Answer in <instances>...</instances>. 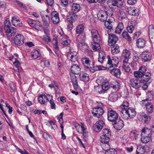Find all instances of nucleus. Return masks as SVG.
<instances>
[{"label":"nucleus","instance_id":"obj_1","mask_svg":"<svg viewBox=\"0 0 154 154\" xmlns=\"http://www.w3.org/2000/svg\"><path fill=\"white\" fill-rule=\"evenodd\" d=\"M136 114L135 109L132 107H129L127 109L121 110L120 114L121 116L125 119L129 118H132L135 116Z\"/></svg>","mask_w":154,"mask_h":154},{"label":"nucleus","instance_id":"obj_2","mask_svg":"<svg viewBox=\"0 0 154 154\" xmlns=\"http://www.w3.org/2000/svg\"><path fill=\"white\" fill-rule=\"evenodd\" d=\"M97 17L100 21L102 22L105 21V26L107 28L109 29L112 28V23L111 21V20L109 19L108 20L106 21L107 18V16L106 13L99 12L97 14Z\"/></svg>","mask_w":154,"mask_h":154},{"label":"nucleus","instance_id":"obj_3","mask_svg":"<svg viewBox=\"0 0 154 154\" xmlns=\"http://www.w3.org/2000/svg\"><path fill=\"white\" fill-rule=\"evenodd\" d=\"M107 4L109 7L113 9L120 8L124 6L122 0H109Z\"/></svg>","mask_w":154,"mask_h":154},{"label":"nucleus","instance_id":"obj_4","mask_svg":"<svg viewBox=\"0 0 154 154\" xmlns=\"http://www.w3.org/2000/svg\"><path fill=\"white\" fill-rule=\"evenodd\" d=\"M107 58L108 62L106 66V69H109L117 66L119 61V59L117 57H114L111 59L110 57L108 55L107 56Z\"/></svg>","mask_w":154,"mask_h":154},{"label":"nucleus","instance_id":"obj_5","mask_svg":"<svg viewBox=\"0 0 154 154\" xmlns=\"http://www.w3.org/2000/svg\"><path fill=\"white\" fill-rule=\"evenodd\" d=\"M92 38L93 42H91V45L93 49L95 51L99 50L100 48V44L102 41L100 35H98Z\"/></svg>","mask_w":154,"mask_h":154},{"label":"nucleus","instance_id":"obj_6","mask_svg":"<svg viewBox=\"0 0 154 154\" xmlns=\"http://www.w3.org/2000/svg\"><path fill=\"white\" fill-rule=\"evenodd\" d=\"M84 29V26L82 24L79 25L76 28V33L79 34L77 38V41L79 42L85 40V33L83 32Z\"/></svg>","mask_w":154,"mask_h":154},{"label":"nucleus","instance_id":"obj_7","mask_svg":"<svg viewBox=\"0 0 154 154\" xmlns=\"http://www.w3.org/2000/svg\"><path fill=\"white\" fill-rule=\"evenodd\" d=\"M107 113V118L109 121L113 122L117 121L119 115L116 111L112 109L109 110L108 111Z\"/></svg>","mask_w":154,"mask_h":154},{"label":"nucleus","instance_id":"obj_8","mask_svg":"<svg viewBox=\"0 0 154 154\" xmlns=\"http://www.w3.org/2000/svg\"><path fill=\"white\" fill-rule=\"evenodd\" d=\"M93 65L94 66L92 68L90 66H86V65H85V66H84L85 69L86 71H89L90 72L93 73L94 72L96 71L100 70L105 69L104 68L105 67L100 65H97L95 66L94 64H93Z\"/></svg>","mask_w":154,"mask_h":154},{"label":"nucleus","instance_id":"obj_9","mask_svg":"<svg viewBox=\"0 0 154 154\" xmlns=\"http://www.w3.org/2000/svg\"><path fill=\"white\" fill-rule=\"evenodd\" d=\"M98 83H99L100 85L102 87V90L106 91L109 89V85L107 82V81L106 80L104 79L102 77H99L97 80Z\"/></svg>","mask_w":154,"mask_h":154},{"label":"nucleus","instance_id":"obj_10","mask_svg":"<svg viewBox=\"0 0 154 154\" xmlns=\"http://www.w3.org/2000/svg\"><path fill=\"white\" fill-rule=\"evenodd\" d=\"M105 125L104 122L102 120H100L96 122L94 125V130L97 132H99L102 129Z\"/></svg>","mask_w":154,"mask_h":154},{"label":"nucleus","instance_id":"obj_11","mask_svg":"<svg viewBox=\"0 0 154 154\" xmlns=\"http://www.w3.org/2000/svg\"><path fill=\"white\" fill-rule=\"evenodd\" d=\"M91 111L94 116L98 118L100 117L104 112L103 109L101 107L93 108Z\"/></svg>","mask_w":154,"mask_h":154},{"label":"nucleus","instance_id":"obj_12","mask_svg":"<svg viewBox=\"0 0 154 154\" xmlns=\"http://www.w3.org/2000/svg\"><path fill=\"white\" fill-rule=\"evenodd\" d=\"M24 40L23 36L20 34L17 35L14 39L15 44L18 45H21L23 44L24 42Z\"/></svg>","mask_w":154,"mask_h":154},{"label":"nucleus","instance_id":"obj_13","mask_svg":"<svg viewBox=\"0 0 154 154\" xmlns=\"http://www.w3.org/2000/svg\"><path fill=\"white\" fill-rule=\"evenodd\" d=\"M130 84L135 89H138L142 85V84L140 80L135 79H132L130 81Z\"/></svg>","mask_w":154,"mask_h":154},{"label":"nucleus","instance_id":"obj_14","mask_svg":"<svg viewBox=\"0 0 154 154\" xmlns=\"http://www.w3.org/2000/svg\"><path fill=\"white\" fill-rule=\"evenodd\" d=\"M72 65L71 66V72L69 73L78 74L80 72L81 68L79 63H72Z\"/></svg>","mask_w":154,"mask_h":154},{"label":"nucleus","instance_id":"obj_15","mask_svg":"<svg viewBox=\"0 0 154 154\" xmlns=\"http://www.w3.org/2000/svg\"><path fill=\"white\" fill-rule=\"evenodd\" d=\"M151 54L148 51H144L141 54L142 60L143 62L149 61L151 59Z\"/></svg>","mask_w":154,"mask_h":154},{"label":"nucleus","instance_id":"obj_16","mask_svg":"<svg viewBox=\"0 0 154 154\" xmlns=\"http://www.w3.org/2000/svg\"><path fill=\"white\" fill-rule=\"evenodd\" d=\"M51 20L54 24H57L59 23L60 21L59 14L57 11H53L51 14Z\"/></svg>","mask_w":154,"mask_h":154},{"label":"nucleus","instance_id":"obj_17","mask_svg":"<svg viewBox=\"0 0 154 154\" xmlns=\"http://www.w3.org/2000/svg\"><path fill=\"white\" fill-rule=\"evenodd\" d=\"M118 40L117 37L113 34H109L108 42L111 45L115 44Z\"/></svg>","mask_w":154,"mask_h":154},{"label":"nucleus","instance_id":"obj_18","mask_svg":"<svg viewBox=\"0 0 154 154\" xmlns=\"http://www.w3.org/2000/svg\"><path fill=\"white\" fill-rule=\"evenodd\" d=\"M41 17L44 26H45L47 28H48L49 26L50 23L49 17L47 15L45 16L41 15Z\"/></svg>","mask_w":154,"mask_h":154},{"label":"nucleus","instance_id":"obj_19","mask_svg":"<svg viewBox=\"0 0 154 154\" xmlns=\"http://www.w3.org/2000/svg\"><path fill=\"white\" fill-rule=\"evenodd\" d=\"M149 34L151 42L154 43V26L153 25L149 26Z\"/></svg>","mask_w":154,"mask_h":154},{"label":"nucleus","instance_id":"obj_20","mask_svg":"<svg viewBox=\"0 0 154 154\" xmlns=\"http://www.w3.org/2000/svg\"><path fill=\"white\" fill-rule=\"evenodd\" d=\"M114 127L116 130H120L124 126V124L123 121L122 120H119L113 122Z\"/></svg>","mask_w":154,"mask_h":154},{"label":"nucleus","instance_id":"obj_21","mask_svg":"<svg viewBox=\"0 0 154 154\" xmlns=\"http://www.w3.org/2000/svg\"><path fill=\"white\" fill-rule=\"evenodd\" d=\"M75 74L69 73L71 79L73 86L74 89L75 90H77L78 89V85L77 80Z\"/></svg>","mask_w":154,"mask_h":154},{"label":"nucleus","instance_id":"obj_22","mask_svg":"<svg viewBox=\"0 0 154 154\" xmlns=\"http://www.w3.org/2000/svg\"><path fill=\"white\" fill-rule=\"evenodd\" d=\"M128 63V60H123L122 66V69L125 72L127 73H132V72L131 71V68Z\"/></svg>","mask_w":154,"mask_h":154},{"label":"nucleus","instance_id":"obj_23","mask_svg":"<svg viewBox=\"0 0 154 154\" xmlns=\"http://www.w3.org/2000/svg\"><path fill=\"white\" fill-rule=\"evenodd\" d=\"M11 22L13 25L17 27H20L22 25V23L20 20L19 18H17L15 16L12 17Z\"/></svg>","mask_w":154,"mask_h":154},{"label":"nucleus","instance_id":"obj_24","mask_svg":"<svg viewBox=\"0 0 154 154\" xmlns=\"http://www.w3.org/2000/svg\"><path fill=\"white\" fill-rule=\"evenodd\" d=\"M127 11L129 14L134 16H137L139 14L138 10L135 8H127Z\"/></svg>","mask_w":154,"mask_h":154},{"label":"nucleus","instance_id":"obj_25","mask_svg":"<svg viewBox=\"0 0 154 154\" xmlns=\"http://www.w3.org/2000/svg\"><path fill=\"white\" fill-rule=\"evenodd\" d=\"M6 35L10 37L14 36L16 34V30L14 27H10L8 29L5 30Z\"/></svg>","mask_w":154,"mask_h":154},{"label":"nucleus","instance_id":"obj_26","mask_svg":"<svg viewBox=\"0 0 154 154\" xmlns=\"http://www.w3.org/2000/svg\"><path fill=\"white\" fill-rule=\"evenodd\" d=\"M67 17H68V21L71 23L75 21L77 19V16L75 13H73L72 14V12H69L67 15Z\"/></svg>","mask_w":154,"mask_h":154},{"label":"nucleus","instance_id":"obj_27","mask_svg":"<svg viewBox=\"0 0 154 154\" xmlns=\"http://www.w3.org/2000/svg\"><path fill=\"white\" fill-rule=\"evenodd\" d=\"M150 74L149 72H146L145 74H143L140 80L142 84V83H147L150 78Z\"/></svg>","mask_w":154,"mask_h":154},{"label":"nucleus","instance_id":"obj_28","mask_svg":"<svg viewBox=\"0 0 154 154\" xmlns=\"http://www.w3.org/2000/svg\"><path fill=\"white\" fill-rule=\"evenodd\" d=\"M71 11L74 13L78 12L80 9V6L79 4L76 3H73L71 5Z\"/></svg>","mask_w":154,"mask_h":154},{"label":"nucleus","instance_id":"obj_29","mask_svg":"<svg viewBox=\"0 0 154 154\" xmlns=\"http://www.w3.org/2000/svg\"><path fill=\"white\" fill-rule=\"evenodd\" d=\"M112 69L109 70L110 73L115 77H119L121 74L120 69L115 68L114 67Z\"/></svg>","mask_w":154,"mask_h":154},{"label":"nucleus","instance_id":"obj_30","mask_svg":"<svg viewBox=\"0 0 154 154\" xmlns=\"http://www.w3.org/2000/svg\"><path fill=\"white\" fill-rule=\"evenodd\" d=\"M131 55L130 51L127 49H124L122 52V57L125 60H128L130 58Z\"/></svg>","mask_w":154,"mask_h":154},{"label":"nucleus","instance_id":"obj_31","mask_svg":"<svg viewBox=\"0 0 154 154\" xmlns=\"http://www.w3.org/2000/svg\"><path fill=\"white\" fill-rule=\"evenodd\" d=\"M151 131L150 129L144 128L142 130L141 136H151Z\"/></svg>","mask_w":154,"mask_h":154},{"label":"nucleus","instance_id":"obj_32","mask_svg":"<svg viewBox=\"0 0 154 154\" xmlns=\"http://www.w3.org/2000/svg\"><path fill=\"white\" fill-rule=\"evenodd\" d=\"M145 107L147 112L151 113L153 112V106L150 102H147L145 104Z\"/></svg>","mask_w":154,"mask_h":154},{"label":"nucleus","instance_id":"obj_33","mask_svg":"<svg viewBox=\"0 0 154 154\" xmlns=\"http://www.w3.org/2000/svg\"><path fill=\"white\" fill-rule=\"evenodd\" d=\"M111 47V53L113 55L116 54L119 52L120 51L119 46L117 44L112 45Z\"/></svg>","mask_w":154,"mask_h":154},{"label":"nucleus","instance_id":"obj_34","mask_svg":"<svg viewBox=\"0 0 154 154\" xmlns=\"http://www.w3.org/2000/svg\"><path fill=\"white\" fill-rule=\"evenodd\" d=\"M41 56L40 51L38 50H33L32 52V57L34 59H36Z\"/></svg>","mask_w":154,"mask_h":154},{"label":"nucleus","instance_id":"obj_35","mask_svg":"<svg viewBox=\"0 0 154 154\" xmlns=\"http://www.w3.org/2000/svg\"><path fill=\"white\" fill-rule=\"evenodd\" d=\"M145 40L142 38H139L136 41V45L138 48H143L144 46Z\"/></svg>","mask_w":154,"mask_h":154},{"label":"nucleus","instance_id":"obj_36","mask_svg":"<svg viewBox=\"0 0 154 154\" xmlns=\"http://www.w3.org/2000/svg\"><path fill=\"white\" fill-rule=\"evenodd\" d=\"M118 14L119 19H121L122 20H123L126 19L127 14L123 10H118Z\"/></svg>","mask_w":154,"mask_h":154},{"label":"nucleus","instance_id":"obj_37","mask_svg":"<svg viewBox=\"0 0 154 154\" xmlns=\"http://www.w3.org/2000/svg\"><path fill=\"white\" fill-rule=\"evenodd\" d=\"M79 76L80 80L83 82H86L89 80L88 75L86 73H81Z\"/></svg>","mask_w":154,"mask_h":154},{"label":"nucleus","instance_id":"obj_38","mask_svg":"<svg viewBox=\"0 0 154 154\" xmlns=\"http://www.w3.org/2000/svg\"><path fill=\"white\" fill-rule=\"evenodd\" d=\"M98 61L102 64L103 61L105 58L106 54L104 51H100L99 53Z\"/></svg>","mask_w":154,"mask_h":154},{"label":"nucleus","instance_id":"obj_39","mask_svg":"<svg viewBox=\"0 0 154 154\" xmlns=\"http://www.w3.org/2000/svg\"><path fill=\"white\" fill-rule=\"evenodd\" d=\"M145 148L144 146H142L139 145L137 146L136 151V154H143L145 152Z\"/></svg>","mask_w":154,"mask_h":154},{"label":"nucleus","instance_id":"obj_40","mask_svg":"<svg viewBox=\"0 0 154 154\" xmlns=\"http://www.w3.org/2000/svg\"><path fill=\"white\" fill-rule=\"evenodd\" d=\"M46 35L43 36L42 40L47 43L51 41V39L49 36V34L48 33L47 30L44 31Z\"/></svg>","mask_w":154,"mask_h":154},{"label":"nucleus","instance_id":"obj_41","mask_svg":"<svg viewBox=\"0 0 154 154\" xmlns=\"http://www.w3.org/2000/svg\"><path fill=\"white\" fill-rule=\"evenodd\" d=\"M84 40H82L81 41L78 42L79 43H78V47L80 49H82L83 50H85L87 49L88 46L87 44L83 42Z\"/></svg>","mask_w":154,"mask_h":154},{"label":"nucleus","instance_id":"obj_42","mask_svg":"<svg viewBox=\"0 0 154 154\" xmlns=\"http://www.w3.org/2000/svg\"><path fill=\"white\" fill-rule=\"evenodd\" d=\"M47 98L46 96L45 95H40V96L38 98V102L43 105H45L47 102L46 99Z\"/></svg>","mask_w":154,"mask_h":154},{"label":"nucleus","instance_id":"obj_43","mask_svg":"<svg viewBox=\"0 0 154 154\" xmlns=\"http://www.w3.org/2000/svg\"><path fill=\"white\" fill-rule=\"evenodd\" d=\"M83 64L86 66H90V63L91 62L89 59L88 57H83L81 60Z\"/></svg>","mask_w":154,"mask_h":154},{"label":"nucleus","instance_id":"obj_44","mask_svg":"<svg viewBox=\"0 0 154 154\" xmlns=\"http://www.w3.org/2000/svg\"><path fill=\"white\" fill-rule=\"evenodd\" d=\"M11 24L8 19H6L4 22V29L5 30L8 29L11 27Z\"/></svg>","mask_w":154,"mask_h":154},{"label":"nucleus","instance_id":"obj_45","mask_svg":"<svg viewBox=\"0 0 154 154\" xmlns=\"http://www.w3.org/2000/svg\"><path fill=\"white\" fill-rule=\"evenodd\" d=\"M42 27V26L41 22L37 20L35 21V22L34 23V26H33V27L38 30H41Z\"/></svg>","mask_w":154,"mask_h":154},{"label":"nucleus","instance_id":"obj_46","mask_svg":"<svg viewBox=\"0 0 154 154\" xmlns=\"http://www.w3.org/2000/svg\"><path fill=\"white\" fill-rule=\"evenodd\" d=\"M110 137L105 136H102L100 137V141L102 143H109V138Z\"/></svg>","mask_w":154,"mask_h":154},{"label":"nucleus","instance_id":"obj_47","mask_svg":"<svg viewBox=\"0 0 154 154\" xmlns=\"http://www.w3.org/2000/svg\"><path fill=\"white\" fill-rule=\"evenodd\" d=\"M52 43L54 45L55 48L56 50H58V41L57 40V35H55L53 36Z\"/></svg>","mask_w":154,"mask_h":154},{"label":"nucleus","instance_id":"obj_48","mask_svg":"<svg viewBox=\"0 0 154 154\" xmlns=\"http://www.w3.org/2000/svg\"><path fill=\"white\" fill-rule=\"evenodd\" d=\"M151 136H141V141L142 143H146L150 140Z\"/></svg>","mask_w":154,"mask_h":154},{"label":"nucleus","instance_id":"obj_49","mask_svg":"<svg viewBox=\"0 0 154 154\" xmlns=\"http://www.w3.org/2000/svg\"><path fill=\"white\" fill-rule=\"evenodd\" d=\"M77 52H75L74 55H71L70 57V60L72 62H73L74 63H79L77 60Z\"/></svg>","mask_w":154,"mask_h":154},{"label":"nucleus","instance_id":"obj_50","mask_svg":"<svg viewBox=\"0 0 154 154\" xmlns=\"http://www.w3.org/2000/svg\"><path fill=\"white\" fill-rule=\"evenodd\" d=\"M101 145L103 149L106 152H107L110 149V146L109 143H101Z\"/></svg>","mask_w":154,"mask_h":154},{"label":"nucleus","instance_id":"obj_51","mask_svg":"<svg viewBox=\"0 0 154 154\" xmlns=\"http://www.w3.org/2000/svg\"><path fill=\"white\" fill-rule=\"evenodd\" d=\"M95 90L100 94H103L105 93V91L102 90V87L100 85L99 86H94Z\"/></svg>","mask_w":154,"mask_h":154},{"label":"nucleus","instance_id":"obj_52","mask_svg":"<svg viewBox=\"0 0 154 154\" xmlns=\"http://www.w3.org/2000/svg\"><path fill=\"white\" fill-rule=\"evenodd\" d=\"M129 106L128 102L126 101H123L122 104L120 106L121 108H122V110L123 109H127V108Z\"/></svg>","mask_w":154,"mask_h":154},{"label":"nucleus","instance_id":"obj_53","mask_svg":"<svg viewBox=\"0 0 154 154\" xmlns=\"http://www.w3.org/2000/svg\"><path fill=\"white\" fill-rule=\"evenodd\" d=\"M103 134L102 136H105L108 137L111 136V132L109 129L105 128L103 129Z\"/></svg>","mask_w":154,"mask_h":154},{"label":"nucleus","instance_id":"obj_54","mask_svg":"<svg viewBox=\"0 0 154 154\" xmlns=\"http://www.w3.org/2000/svg\"><path fill=\"white\" fill-rule=\"evenodd\" d=\"M134 74L135 77L137 79L142 77L143 75L142 74V73H141L140 71H139L134 72Z\"/></svg>","mask_w":154,"mask_h":154},{"label":"nucleus","instance_id":"obj_55","mask_svg":"<svg viewBox=\"0 0 154 154\" xmlns=\"http://www.w3.org/2000/svg\"><path fill=\"white\" fill-rule=\"evenodd\" d=\"M141 116L143 119H144V122L146 123L149 121L150 119L149 116H148L146 114L142 113Z\"/></svg>","mask_w":154,"mask_h":154},{"label":"nucleus","instance_id":"obj_56","mask_svg":"<svg viewBox=\"0 0 154 154\" xmlns=\"http://www.w3.org/2000/svg\"><path fill=\"white\" fill-rule=\"evenodd\" d=\"M122 35L123 37L125 38V39H127L128 40H131V38L129 35L128 32L126 31H124L122 33Z\"/></svg>","mask_w":154,"mask_h":154},{"label":"nucleus","instance_id":"obj_57","mask_svg":"<svg viewBox=\"0 0 154 154\" xmlns=\"http://www.w3.org/2000/svg\"><path fill=\"white\" fill-rule=\"evenodd\" d=\"M61 42L63 45H68L69 44L70 40L65 38H63L61 39Z\"/></svg>","mask_w":154,"mask_h":154},{"label":"nucleus","instance_id":"obj_58","mask_svg":"<svg viewBox=\"0 0 154 154\" xmlns=\"http://www.w3.org/2000/svg\"><path fill=\"white\" fill-rule=\"evenodd\" d=\"M118 95L116 94H111L109 95V98L113 101H115L117 99Z\"/></svg>","mask_w":154,"mask_h":154},{"label":"nucleus","instance_id":"obj_59","mask_svg":"<svg viewBox=\"0 0 154 154\" xmlns=\"http://www.w3.org/2000/svg\"><path fill=\"white\" fill-rule=\"evenodd\" d=\"M116 153L117 152L115 149L110 148L105 152V154H116Z\"/></svg>","mask_w":154,"mask_h":154},{"label":"nucleus","instance_id":"obj_60","mask_svg":"<svg viewBox=\"0 0 154 154\" xmlns=\"http://www.w3.org/2000/svg\"><path fill=\"white\" fill-rule=\"evenodd\" d=\"M73 125L77 131L78 132H79V130L81 128V125H80L77 122H75L73 123Z\"/></svg>","mask_w":154,"mask_h":154},{"label":"nucleus","instance_id":"obj_61","mask_svg":"<svg viewBox=\"0 0 154 154\" xmlns=\"http://www.w3.org/2000/svg\"><path fill=\"white\" fill-rule=\"evenodd\" d=\"M91 33L92 38L95 36H96L97 35H99L98 31L94 29H92L91 30Z\"/></svg>","mask_w":154,"mask_h":154},{"label":"nucleus","instance_id":"obj_62","mask_svg":"<svg viewBox=\"0 0 154 154\" xmlns=\"http://www.w3.org/2000/svg\"><path fill=\"white\" fill-rule=\"evenodd\" d=\"M146 70V69L145 66H142L140 67L139 69V71H140L141 73H142L143 74H145V72Z\"/></svg>","mask_w":154,"mask_h":154},{"label":"nucleus","instance_id":"obj_63","mask_svg":"<svg viewBox=\"0 0 154 154\" xmlns=\"http://www.w3.org/2000/svg\"><path fill=\"white\" fill-rule=\"evenodd\" d=\"M134 29V27L132 25L128 26L127 28V29L128 32L130 33H132Z\"/></svg>","mask_w":154,"mask_h":154},{"label":"nucleus","instance_id":"obj_64","mask_svg":"<svg viewBox=\"0 0 154 154\" xmlns=\"http://www.w3.org/2000/svg\"><path fill=\"white\" fill-rule=\"evenodd\" d=\"M42 136L45 139L48 140L50 139L51 137L50 135L45 132L43 133Z\"/></svg>","mask_w":154,"mask_h":154}]
</instances>
